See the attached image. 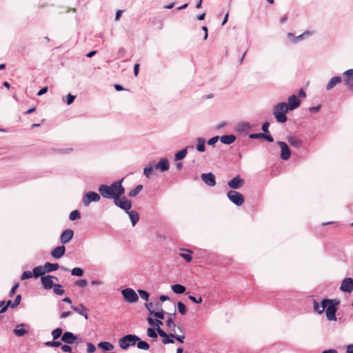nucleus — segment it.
Here are the masks:
<instances>
[{
    "mask_svg": "<svg viewBox=\"0 0 353 353\" xmlns=\"http://www.w3.org/2000/svg\"><path fill=\"white\" fill-rule=\"evenodd\" d=\"M124 178L112 183V188L114 191V205L123 210H130L132 202L125 196V188L122 185Z\"/></svg>",
    "mask_w": 353,
    "mask_h": 353,
    "instance_id": "obj_1",
    "label": "nucleus"
},
{
    "mask_svg": "<svg viewBox=\"0 0 353 353\" xmlns=\"http://www.w3.org/2000/svg\"><path fill=\"white\" fill-rule=\"evenodd\" d=\"M323 303L327 319L328 321H336V313L340 301L336 299H330L325 298L323 299Z\"/></svg>",
    "mask_w": 353,
    "mask_h": 353,
    "instance_id": "obj_2",
    "label": "nucleus"
},
{
    "mask_svg": "<svg viewBox=\"0 0 353 353\" xmlns=\"http://www.w3.org/2000/svg\"><path fill=\"white\" fill-rule=\"evenodd\" d=\"M290 111L285 102L278 103L273 107L272 114L277 122L283 123L287 121L286 113Z\"/></svg>",
    "mask_w": 353,
    "mask_h": 353,
    "instance_id": "obj_3",
    "label": "nucleus"
},
{
    "mask_svg": "<svg viewBox=\"0 0 353 353\" xmlns=\"http://www.w3.org/2000/svg\"><path fill=\"white\" fill-rule=\"evenodd\" d=\"M139 340V337L135 334H126L119 339V345L121 349L125 350L130 347L135 345Z\"/></svg>",
    "mask_w": 353,
    "mask_h": 353,
    "instance_id": "obj_4",
    "label": "nucleus"
},
{
    "mask_svg": "<svg viewBox=\"0 0 353 353\" xmlns=\"http://www.w3.org/2000/svg\"><path fill=\"white\" fill-rule=\"evenodd\" d=\"M227 196L236 206L242 205L245 201L244 196L236 190H229L227 192Z\"/></svg>",
    "mask_w": 353,
    "mask_h": 353,
    "instance_id": "obj_5",
    "label": "nucleus"
},
{
    "mask_svg": "<svg viewBox=\"0 0 353 353\" xmlns=\"http://www.w3.org/2000/svg\"><path fill=\"white\" fill-rule=\"evenodd\" d=\"M98 190L103 198L106 199H112L114 203V191L112 188V183L110 186L105 184L100 185Z\"/></svg>",
    "mask_w": 353,
    "mask_h": 353,
    "instance_id": "obj_6",
    "label": "nucleus"
},
{
    "mask_svg": "<svg viewBox=\"0 0 353 353\" xmlns=\"http://www.w3.org/2000/svg\"><path fill=\"white\" fill-rule=\"evenodd\" d=\"M121 294L124 299L128 303H135L139 299V296L136 292L130 288L122 290Z\"/></svg>",
    "mask_w": 353,
    "mask_h": 353,
    "instance_id": "obj_7",
    "label": "nucleus"
},
{
    "mask_svg": "<svg viewBox=\"0 0 353 353\" xmlns=\"http://www.w3.org/2000/svg\"><path fill=\"white\" fill-rule=\"evenodd\" d=\"M53 279L59 281V279L55 276H52L50 274L42 276L41 277V283L43 288L46 290H50L52 289L54 285L55 284L53 282Z\"/></svg>",
    "mask_w": 353,
    "mask_h": 353,
    "instance_id": "obj_8",
    "label": "nucleus"
},
{
    "mask_svg": "<svg viewBox=\"0 0 353 353\" xmlns=\"http://www.w3.org/2000/svg\"><path fill=\"white\" fill-rule=\"evenodd\" d=\"M100 200V195L95 192L89 191L83 198V204L88 206L91 202H97Z\"/></svg>",
    "mask_w": 353,
    "mask_h": 353,
    "instance_id": "obj_9",
    "label": "nucleus"
},
{
    "mask_svg": "<svg viewBox=\"0 0 353 353\" xmlns=\"http://www.w3.org/2000/svg\"><path fill=\"white\" fill-rule=\"evenodd\" d=\"M244 184L245 180L241 178L240 175H236L228 182V185L232 189V190L239 189Z\"/></svg>",
    "mask_w": 353,
    "mask_h": 353,
    "instance_id": "obj_10",
    "label": "nucleus"
},
{
    "mask_svg": "<svg viewBox=\"0 0 353 353\" xmlns=\"http://www.w3.org/2000/svg\"><path fill=\"white\" fill-rule=\"evenodd\" d=\"M344 77V84L347 88L353 91V69H349L343 74Z\"/></svg>",
    "mask_w": 353,
    "mask_h": 353,
    "instance_id": "obj_11",
    "label": "nucleus"
},
{
    "mask_svg": "<svg viewBox=\"0 0 353 353\" xmlns=\"http://www.w3.org/2000/svg\"><path fill=\"white\" fill-rule=\"evenodd\" d=\"M277 144L281 148V159L283 160L289 159L291 155V152L287 143L284 141H277Z\"/></svg>",
    "mask_w": 353,
    "mask_h": 353,
    "instance_id": "obj_12",
    "label": "nucleus"
},
{
    "mask_svg": "<svg viewBox=\"0 0 353 353\" xmlns=\"http://www.w3.org/2000/svg\"><path fill=\"white\" fill-rule=\"evenodd\" d=\"M340 290L347 293L352 292L353 291V279L345 278L341 282Z\"/></svg>",
    "mask_w": 353,
    "mask_h": 353,
    "instance_id": "obj_13",
    "label": "nucleus"
},
{
    "mask_svg": "<svg viewBox=\"0 0 353 353\" xmlns=\"http://www.w3.org/2000/svg\"><path fill=\"white\" fill-rule=\"evenodd\" d=\"M301 103V100L298 98V97L292 94L288 97L286 105L290 111H292L298 108L300 106Z\"/></svg>",
    "mask_w": 353,
    "mask_h": 353,
    "instance_id": "obj_14",
    "label": "nucleus"
},
{
    "mask_svg": "<svg viewBox=\"0 0 353 353\" xmlns=\"http://www.w3.org/2000/svg\"><path fill=\"white\" fill-rule=\"evenodd\" d=\"M201 178L208 186L213 187L216 185V178L212 172L203 173L201 174Z\"/></svg>",
    "mask_w": 353,
    "mask_h": 353,
    "instance_id": "obj_15",
    "label": "nucleus"
},
{
    "mask_svg": "<svg viewBox=\"0 0 353 353\" xmlns=\"http://www.w3.org/2000/svg\"><path fill=\"white\" fill-rule=\"evenodd\" d=\"M169 168V161L165 157L160 159L159 161L154 165V169L159 170L162 172L168 171Z\"/></svg>",
    "mask_w": 353,
    "mask_h": 353,
    "instance_id": "obj_16",
    "label": "nucleus"
},
{
    "mask_svg": "<svg viewBox=\"0 0 353 353\" xmlns=\"http://www.w3.org/2000/svg\"><path fill=\"white\" fill-rule=\"evenodd\" d=\"M77 339V336L71 332L66 331L63 332L61 336V341L66 344H73Z\"/></svg>",
    "mask_w": 353,
    "mask_h": 353,
    "instance_id": "obj_17",
    "label": "nucleus"
},
{
    "mask_svg": "<svg viewBox=\"0 0 353 353\" xmlns=\"http://www.w3.org/2000/svg\"><path fill=\"white\" fill-rule=\"evenodd\" d=\"M74 236V232L71 229H65L60 236V241L65 244L68 243Z\"/></svg>",
    "mask_w": 353,
    "mask_h": 353,
    "instance_id": "obj_18",
    "label": "nucleus"
},
{
    "mask_svg": "<svg viewBox=\"0 0 353 353\" xmlns=\"http://www.w3.org/2000/svg\"><path fill=\"white\" fill-rule=\"evenodd\" d=\"M65 253V248L64 245H59L54 248L51 252V256L55 259H59L61 258Z\"/></svg>",
    "mask_w": 353,
    "mask_h": 353,
    "instance_id": "obj_19",
    "label": "nucleus"
},
{
    "mask_svg": "<svg viewBox=\"0 0 353 353\" xmlns=\"http://www.w3.org/2000/svg\"><path fill=\"white\" fill-rule=\"evenodd\" d=\"M236 139V137L234 134H225L221 137H219V140L221 141V142L225 145H230L233 143L235 141Z\"/></svg>",
    "mask_w": 353,
    "mask_h": 353,
    "instance_id": "obj_20",
    "label": "nucleus"
},
{
    "mask_svg": "<svg viewBox=\"0 0 353 353\" xmlns=\"http://www.w3.org/2000/svg\"><path fill=\"white\" fill-rule=\"evenodd\" d=\"M287 140L289 144L296 149L301 148L303 146L302 141L294 137H288Z\"/></svg>",
    "mask_w": 353,
    "mask_h": 353,
    "instance_id": "obj_21",
    "label": "nucleus"
},
{
    "mask_svg": "<svg viewBox=\"0 0 353 353\" xmlns=\"http://www.w3.org/2000/svg\"><path fill=\"white\" fill-rule=\"evenodd\" d=\"M71 308L79 314L83 316L85 319H88V314L87 313V309L83 304H80L79 307L72 305Z\"/></svg>",
    "mask_w": 353,
    "mask_h": 353,
    "instance_id": "obj_22",
    "label": "nucleus"
},
{
    "mask_svg": "<svg viewBox=\"0 0 353 353\" xmlns=\"http://www.w3.org/2000/svg\"><path fill=\"white\" fill-rule=\"evenodd\" d=\"M129 215L132 226H134L139 220V214L137 211L130 210H124Z\"/></svg>",
    "mask_w": 353,
    "mask_h": 353,
    "instance_id": "obj_23",
    "label": "nucleus"
},
{
    "mask_svg": "<svg viewBox=\"0 0 353 353\" xmlns=\"http://www.w3.org/2000/svg\"><path fill=\"white\" fill-rule=\"evenodd\" d=\"M342 78L340 76H335L331 78L327 84L326 85V90H330L338 83H341Z\"/></svg>",
    "mask_w": 353,
    "mask_h": 353,
    "instance_id": "obj_24",
    "label": "nucleus"
},
{
    "mask_svg": "<svg viewBox=\"0 0 353 353\" xmlns=\"http://www.w3.org/2000/svg\"><path fill=\"white\" fill-rule=\"evenodd\" d=\"M252 128V125L248 122H240L236 125V130L239 132H246Z\"/></svg>",
    "mask_w": 353,
    "mask_h": 353,
    "instance_id": "obj_25",
    "label": "nucleus"
},
{
    "mask_svg": "<svg viewBox=\"0 0 353 353\" xmlns=\"http://www.w3.org/2000/svg\"><path fill=\"white\" fill-rule=\"evenodd\" d=\"M189 148H194V146L193 145H190V146H189ZM188 148V147H186L185 148L182 149L181 150H180V151L177 152L176 153H175V154H174V160L175 161H180V160L183 159L186 157V155H187Z\"/></svg>",
    "mask_w": 353,
    "mask_h": 353,
    "instance_id": "obj_26",
    "label": "nucleus"
},
{
    "mask_svg": "<svg viewBox=\"0 0 353 353\" xmlns=\"http://www.w3.org/2000/svg\"><path fill=\"white\" fill-rule=\"evenodd\" d=\"M44 268L46 273H49L57 270L59 268V265L57 263L46 262L44 264Z\"/></svg>",
    "mask_w": 353,
    "mask_h": 353,
    "instance_id": "obj_27",
    "label": "nucleus"
},
{
    "mask_svg": "<svg viewBox=\"0 0 353 353\" xmlns=\"http://www.w3.org/2000/svg\"><path fill=\"white\" fill-rule=\"evenodd\" d=\"M33 276L35 278H37L39 276H44L46 274V270L44 265H39L33 268L32 270Z\"/></svg>",
    "mask_w": 353,
    "mask_h": 353,
    "instance_id": "obj_28",
    "label": "nucleus"
},
{
    "mask_svg": "<svg viewBox=\"0 0 353 353\" xmlns=\"http://www.w3.org/2000/svg\"><path fill=\"white\" fill-rule=\"evenodd\" d=\"M196 148L198 152H203L205 150V139L202 137H198L196 139Z\"/></svg>",
    "mask_w": 353,
    "mask_h": 353,
    "instance_id": "obj_29",
    "label": "nucleus"
},
{
    "mask_svg": "<svg viewBox=\"0 0 353 353\" xmlns=\"http://www.w3.org/2000/svg\"><path fill=\"white\" fill-rule=\"evenodd\" d=\"M314 304V311L319 314H322L325 311L324 307V303H323V299L321 301V302L319 303L316 301L314 300L313 301Z\"/></svg>",
    "mask_w": 353,
    "mask_h": 353,
    "instance_id": "obj_30",
    "label": "nucleus"
},
{
    "mask_svg": "<svg viewBox=\"0 0 353 353\" xmlns=\"http://www.w3.org/2000/svg\"><path fill=\"white\" fill-rule=\"evenodd\" d=\"M98 347L103 351H111L114 349V345L108 341H101L98 343Z\"/></svg>",
    "mask_w": 353,
    "mask_h": 353,
    "instance_id": "obj_31",
    "label": "nucleus"
},
{
    "mask_svg": "<svg viewBox=\"0 0 353 353\" xmlns=\"http://www.w3.org/2000/svg\"><path fill=\"white\" fill-rule=\"evenodd\" d=\"M23 327H24L23 323L17 325V327L13 330L14 334L17 336H23L27 334L28 331Z\"/></svg>",
    "mask_w": 353,
    "mask_h": 353,
    "instance_id": "obj_32",
    "label": "nucleus"
},
{
    "mask_svg": "<svg viewBox=\"0 0 353 353\" xmlns=\"http://www.w3.org/2000/svg\"><path fill=\"white\" fill-rule=\"evenodd\" d=\"M163 324V322L160 319H155L154 326L156 327V330L160 336H167V333L160 327Z\"/></svg>",
    "mask_w": 353,
    "mask_h": 353,
    "instance_id": "obj_33",
    "label": "nucleus"
},
{
    "mask_svg": "<svg viewBox=\"0 0 353 353\" xmlns=\"http://www.w3.org/2000/svg\"><path fill=\"white\" fill-rule=\"evenodd\" d=\"M171 289L176 294H183L184 292H185L186 290L185 286L179 283L172 285L171 286Z\"/></svg>",
    "mask_w": 353,
    "mask_h": 353,
    "instance_id": "obj_34",
    "label": "nucleus"
},
{
    "mask_svg": "<svg viewBox=\"0 0 353 353\" xmlns=\"http://www.w3.org/2000/svg\"><path fill=\"white\" fill-rule=\"evenodd\" d=\"M165 314H167V312H165L163 309H161L160 311L151 312V314H153L156 318H157L159 319H164ZM168 314L172 315V316H175L176 312H174L172 314L168 313Z\"/></svg>",
    "mask_w": 353,
    "mask_h": 353,
    "instance_id": "obj_35",
    "label": "nucleus"
},
{
    "mask_svg": "<svg viewBox=\"0 0 353 353\" xmlns=\"http://www.w3.org/2000/svg\"><path fill=\"white\" fill-rule=\"evenodd\" d=\"M137 346L140 350H148L150 348V345L148 342L143 341L139 337V340L137 341Z\"/></svg>",
    "mask_w": 353,
    "mask_h": 353,
    "instance_id": "obj_36",
    "label": "nucleus"
},
{
    "mask_svg": "<svg viewBox=\"0 0 353 353\" xmlns=\"http://www.w3.org/2000/svg\"><path fill=\"white\" fill-rule=\"evenodd\" d=\"M143 185H137L134 189L131 190L128 192V196L130 197H134L136 196L142 190H143Z\"/></svg>",
    "mask_w": 353,
    "mask_h": 353,
    "instance_id": "obj_37",
    "label": "nucleus"
},
{
    "mask_svg": "<svg viewBox=\"0 0 353 353\" xmlns=\"http://www.w3.org/2000/svg\"><path fill=\"white\" fill-rule=\"evenodd\" d=\"M313 33H314V32H312V31H309V30L305 31L303 33L299 34V36L294 37L293 42L297 43L299 41L303 39L306 36L308 37L310 35H312Z\"/></svg>",
    "mask_w": 353,
    "mask_h": 353,
    "instance_id": "obj_38",
    "label": "nucleus"
},
{
    "mask_svg": "<svg viewBox=\"0 0 353 353\" xmlns=\"http://www.w3.org/2000/svg\"><path fill=\"white\" fill-rule=\"evenodd\" d=\"M63 334V330L61 327H57L53 330L51 332L53 340H57L59 338L61 337Z\"/></svg>",
    "mask_w": 353,
    "mask_h": 353,
    "instance_id": "obj_39",
    "label": "nucleus"
},
{
    "mask_svg": "<svg viewBox=\"0 0 353 353\" xmlns=\"http://www.w3.org/2000/svg\"><path fill=\"white\" fill-rule=\"evenodd\" d=\"M52 289L54 293L57 295H63L65 293V290L63 289V286L61 284L55 283Z\"/></svg>",
    "mask_w": 353,
    "mask_h": 353,
    "instance_id": "obj_40",
    "label": "nucleus"
},
{
    "mask_svg": "<svg viewBox=\"0 0 353 353\" xmlns=\"http://www.w3.org/2000/svg\"><path fill=\"white\" fill-rule=\"evenodd\" d=\"M153 169H154V165H152V164L149 163L148 166L144 168L143 174L147 178H149L152 173Z\"/></svg>",
    "mask_w": 353,
    "mask_h": 353,
    "instance_id": "obj_41",
    "label": "nucleus"
},
{
    "mask_svg": "<svg viewBox=\"0 0 353 353\" xmlns=\"http://www.w3.org/2000/svg\"><path fill=\"white\" fill-rule=\"evenodd\" d=\"M158 332L156 329L153 327H148L147 329V335L152 339H156L158 336Z\"/></svg>",
    "mask_w": 353,
    "mask_h": 353,
    "instance_id": "obj_42",
    "label": "nucleus"
},
{
    "mask_svg": "<svg viewBox=\"0 0 353 353\" xmlns=\"http://www.w3.org/2000/svg\"><path fill=\"white\" fill-rule=\"evenodd\" d=\"M80 218L81 214L77 210L72 211L69 215V219L70 221H75L77 219H79Z\"/></svg>",
    "mask_w": 353,
    "mask_h": 353,
    "instance_id": "obj_43",
    "label": "nucleus"
},
{
    "mask_svg": "<svg viewBox=\"0 0 353 353\" xmlns=\"http://www.w3.org/2000/svg\"><path fill=\"white\" fill-rule=\"evenodd\" d=\"M84 271L81 268H74L71 270V274L75 276H82L83 275Z\"/></svg>",
    "mask_w": 353,
    "mask_h": 353,
    "instance_id": "obj_44",
    "label": "nucleus"
},
{
    "mask_svg": "<svg viewBox=\"0 0 353 353\" xmlns=\"http://www.w3.org/2000/svg\"><path fill=\"white\" fill-rule=\"evenodd\" d=\"M138 294L139 295V296L141 297V299H142L144 301H148V299H149V297H150V294L144 290H138Z\"/></svg>",
    "mask_w": 353,
    "mask_h": 353,
    "instance_id": "obj_45",
    "label": "nucleus"
},
{
    "mask_svg": "<svg viewBox=\"0 0 353 353\" xmlns=\"http://www.w3.org/2000/svg\"><path fill=\"white\" fill-rule=\"evenodd\" d=\"M177 309L179 312L182 315L185 314L187 312L186 307L181 301L177 303Z\"/></svg>",
    "mask_w": 353,
    "mask_h": 353,
    "instance_id": "obj_46",
    "label": "nucleus"
},
{
    "mask_svg": "<svg viewBox=\"0 0 353 353\" xmlns=\"http://www.w3.org/2000/svg\"><path fill=\"white\" fill-rule=\"evenodd\" d=\"M12 304H13V301H12L11 300H8L6 302V304L3 307H1L0 309V314H3V313L6 312L9 307H10L11 308H14L15 307H14L12 305Z\"/></svg>",
    "mask_w": 353,
    "mask_h": 353,
    "instance_id": "obj_47",
    "label": "nucleus"
},
{
    "mask_svg": "<svg viewBox=\"0 0 353 353\" xmlns=\"http://www.w3.org/2000/svg\"><path fill=\"white\" fill-rule=\"evenodd\" d=\"M34 276H33V273L32 272H30V271H28V270H26V271H24L21 276V280H26V279H31Z\"/></svg>",
    "mask_w": 353,
    "mask_h": 353,
    "instance_id": "obj_48",
    "label": "nucleus"
},
{
    "mask_svg": "<svg viewBox=\"0 0 353 353\" xmlns=\"http://www.w3.org/2000/svg\"><path fill=\"white\" fill-rule=\"evenodd\" d=\"M165 325L168 328H170L171 330H174L176 325L172 318H169L165 321Z\"/></svg>",
    "mask_w": 353,
    "mask_h": 353,
    "instance_id": "obj_49",
    "label": "nucleus"
},
{
    "mask_svg": "<svg viewBox=\"0 0 353 353\" xmlns=\"http://www.w3.org/2000/svg\"><path fill=\"white\" fill-rule=\"evenodd\" d=\"M163 339L162 340V343L163 344H169V343H174V341L173 340V337H171L170 336V334H167V336H162Z\"/></svg>",
    "mask_w": 353,
    "mask_h": 353,
    "instance_id": "obj_50",
    "label": "nucleus"
},
{
    "mask_svg": "<svg viewBox=\"0 0 353 353\" xmlns=\"http://www.w3.org/2000/svg\"><path fill=\"white\" fill-rule=\"evenodd\" d=\"M170 336L171 337L174 338L177 341H179L181 343H183L185 335H175L173 333H170Z\"/></svg>",
    "mask_w": 353,
    "mask_h": 353,
    "instance_id": "obj_51",
    "label": "nucleus"
},
{
    "mask_svg": "<svg viewBox=\"0 0 353 353\" xmlns=\"http://www.w3.org/2000/svg\"><path fill=\"white\" fill-rule=\"evenodd\" d=\"M188 299L194 303H201L203 301L201 296L197 298L194 296L189 295Z\"/></svg>",
    "mask_w": 353,
    "mask_h": 353,
    "instance_id": "obj_52",
    "label": "nucleus"
},
{
    "mask_svg": "<svg viewBox=\"0 0 353 353\" xmlns=\"http://www.w3.org/2000/svg\"><path fill=\"white\" fill-rule=\"evenodd\" d=\"M265 134L263 133H253L249 134V138L251 139H263Z\"/></svg>",
    "mask_w": 353,
    "mask_h": 353,
    "instance_id": "obj_53",
    "label": "nucleus"
},
{
    "mask_svg": "<svg viewBox=\"0 0 353 353\" xmlns=\"http://www.w3.org/2000/svg\"><path fill=\"white\" fill-rule=\"evenodd\" d=\"M88 282L85 279H80L75 282V285L79 288H84L87 285Z\"/></svg>",
    "mask_w": 353,
    "mask_h": 353,
    "instance_id": "obj_54",
    "label": "nucleus"
},
{
    "mask_svg": "<svg viewBox=\"0 0 353 353\" xmlns=\"http://www.w3.org/2000/svg\"><path fill=\"white\" fill-rule=\"evenodd\" d=\"M70 344H64L61 345V349L63 352L72 353V347L69 345Z\"/></svg>",
    "mask_w": 353,
    "mask_h": 353,
    "instance_id": "obj_55",
    "label": "nucleus"
},
{
    "mask_svg": "<svg viewBox=\"0 0 353 353\" xmlns=\"http://www.w3.org/2000/svg\"><path fill=\"white\" fill-rule=\"evenodd\" d=\"M96 351V347L92 343H87V352L93 353Z\"/></svg>",
    "mask_w": 353,
    "mask_h": 353,
    "instance_id": "obj_56",
    "label": "nucleus"
},
{
    "mask_svg": "<svg viewBox=\"0 0 353 353\" xmlns=\"http://www.w3.org/2000/svg\"><path fill=\"white\" fill-rule=\"evenodd\" d=\"M76 97L74 95H72L71 94H68L67 96H66V103L68 105H70L73 103V101H74Z\"/></svg>",
    "mask_w": 353,
    "mask_h": 353,
    "instance_id": "obj_57",
    "label": "nucleus"
},
{
    "mask_svg": "<svg viewBox=\"0 0 353 353\" xmlns=\"http://www.w3.org/2000/svg\"><path fill=\"white\" fill-rule=\"evenodd\" d=\"M219 139V136L213 137L212 138L210 139L208 141V144L209 145L214 146V145L216 143V142L218 141Z\"/></svg>",
    "mask_w": 353,
    "mask_h": 353,
    "instance_id": "obj_58",
    "label": "nucleus"
},
{
    "mask_svg": "<svg viewBox=\"0 0 353 353\" xmlns=\"http://www.w3.org/2000/svg\"><path fill=\"white\" fill-rule=\"evenodd\" d=\"M269 127H270V122L265 121L262 124L261 130H263V133H269Z\"/></svg>",
    "mask_w": 353,
    "mask_h": 353,
    "instance_id": "obj_59",
    "label": "nucleus"
},
{
    "mask_svg": "<svg viewBox=\"0 0 353 353\" xmlns=\"http://www.w3.org/2000/svg\"><path fill=\"white\" fill-rule=\"evenodd\" d=\"M180 256L184 259L186 262H190L192 259V256L190 254L181 253Z\"/></svg>",
    "mask_w": 353,
    "mask_h": 353,
    "instance_id": "obj_60",
    "label": "nucleus"
},
{
    "mask_svg": "<svg viewBox=\"0 0 353 353\" xmlns=\"http://www.w3.org/2000/svg\"><path fill=\"white\" fill-rule=\"evenodd\" d=\"M21 301V296L20 294L17 295L14 300L13 301L12 305L14 307H17L20 304Z\"/></svg>",
    "mask_w": 353,
    "mask_h": 353,
    "instance_id": "obj_61",
    "label": "nucleus"
},
{
    "mask_svg": "<svg viewBox=\"0 0 353 353\" xmlns=\"http://www.w3.org/2000/svg\"><path fill=\"white\" fill-rule=\"evenodd\" d=\"M19 285V284L18 283H17L12 286V288H11V290L9 292L10 297H12L14 296Z\"/></svg>",
    "mask_w": 353,
    "mask_h": 353,
    "instance_id": "obj_62",
    "label": "nucleus"
},
{
    "mask_svg": "<svg viewBox=\"0 0 353 353\" xmlns=\"http://www.w3.org/2000/svg\"><path fill=\"white\" fill-rule=\"evenodd\" d=\"M265 135L263 136V139L266 140L267 141L272 143L274 141L273 137L271 136V134L269 133H264Z\"/></svg>",
    "mask_w": 353,
    "mask_h": 353,
    "instance_id": "obj_63",
    "label": "nucleus"
},
{
    "mask_svg": "<svg viewBox=\"0 0 353 353\" xmlns=\"http://www.w3.org/2000/svg\"><path fill=\"white\" fill-rule=\"evenodd\" d=\"M321 108V105H318L316 106H312V107H310L309 108V111L312 113H314V112H318Z\"/></svg>",
    "mask_w": 353,
    "mask_h": 353,
    "instance_id": "obj_64",
    "label": "nucleus"
}]
</instances>
